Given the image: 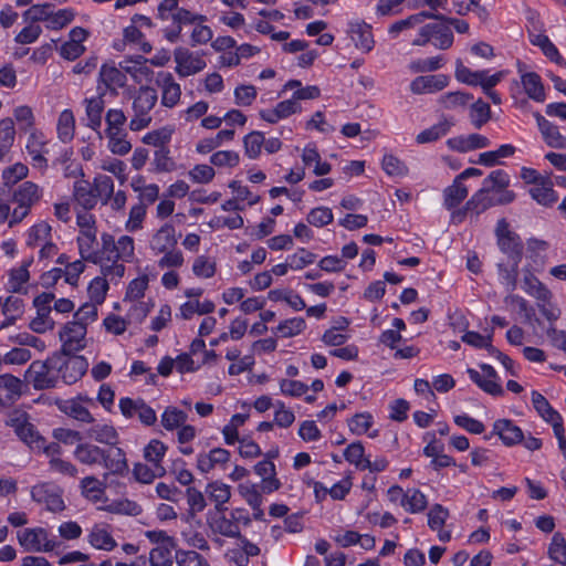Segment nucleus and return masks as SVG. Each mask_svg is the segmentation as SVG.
<instances>
[{"label":"nucleus","mask_w":566,"mask_h":566,"mask_svg":"<svg viewBox=\"0 0 566 566\" xmlns=\"http://www.w3.org/2000/svg\"><path fill=\"white\" fill-rule=\"evenodd\" d=\"M88 436L99 443L109 446H114L118 441V433L116 429L113 426L106 423H98L93 426L88 430Z\"/></svg>","instance_id":"nucleus-57"},{"label":"nucleus","mask_w":566,"mask_h":566,"mask_svg":"<svg viewBox=\"0 0 566 566\" xmlns=\"http://www.w3.org/2000/svg\"><path fill=\"white\" fill-rule=\"evenodd\" d=\"M196 19L195 22H190L189 25H192V30L190 33V44L191 46L205 45L212 41L213 31L212 29L206 24L207 17L201 13L195 12Z\"/></svg>","instance_id":"nucleus-42"},{"label":"nucleus","mask_w":566,"mask_h":566,"mask_svg":"<svg viewBox=\"0 0 566 566\" xmlns=\"http://www.w3.org/2000/svg\"><path fill=\"white\" fill-rule=\"evenodd\" d=\"M468 193L465 185L454 178L452 185L443 190V206L446 209L452 210L468 197Z\"/></svg>","instance_id":"nucleus-46"},{"label":"nucleus","mask_w":566,"mask_h":566,"mask_svg":"<svg viewBox=\"0 0 566 566\" xmlns=\"http://www.w3.org/2000/svg\"><path fill=\"white\" fill-rule=\"evenodd\" d=\"M306 328L303 317H291L283 319L273 329V333L281 338H291L301 335Z\"/></svg>","instance_id":"nucleus-49"},{"label":"nucleus","mask_w":566,"mask_h":566,"mask_svg":"<svg viewBox=\"0 0 566 566\" xmlns=\"http://www.w3.org/2000/svg\"><path fill=\"white\" fill-rule=\"evenodd\" d=\"M490 190V186H483L467 201L463 211L458 210L452 213V219L461 222L465 212H472L478 216L495 206V199L489 195Z\"/></svg>","instance_id":"nucleus-20"},{"label":"nucleus","mask_w":566,"mask_h":566,"mask_svg":"<svg viewBox=\"0 0 566 566\" xmlns=\"http://www.w3.org/2000/svg\"><path fill=\"white\" fill-rule=\"evenodd\" d=\"M175 545H157L150 549L147 557L148 566H172V548Z\"/></svg>","instance_id":"nucleus-56"},{"label":"nucleus","mask_w":566,"mask_h":566,"mask_svg":"<svg viewBox=\"0 0 566 566\" xmlns=\"http://www.w3.org/2000/svg\"><path fill=\"white\" fill-rule=\"evenodd\" d=\"M98 93L97 96L85 98V114L87 118V127L95 132H99L102 126L103 112L105 108L104 97Z\"/></svg>","instance_id":"nucleus-38"},{"label":"nucleus","mask_w":566,"mask_h":566,"mask_svg":"<svg viewBox=\"0 0 566 566\" xmlns=\"http://www.w3.org/2000/svg\"><path fill=\"white\" fill-rule=\"evenodd\" d=\"M175 71L180 77L198 74L207 67L205 53L179 46L174 51Z\"/></svg>","instance_id":"nucleus-9"},{"label":"nucleus","mask_w":566,"mask_h":566,"mask_svg":"<svg viewBox=\"0 0 566 566\" xmlns=\"http://www.w3.org/2000/svg\"><path fill=\"white\" fill-rule=\"evenodd\" d=\"M532 403L537 413L548 423L559 422L562 416L549 405L548 400L538 391H532Z\"/></svg>","instance_id":"nucleus-47"},{"label":"nucleus","mask_w":566,"mask_h":566,"mask_svg":"<svg viewBox=\"0 0 566 566\" xmlns=\"http://www.w3.org/2000/svg\"><path fill=\"white\" fill-rule=\"evenodd\" d=\"M450 77L446 74L420 75L410 83V92L416 95L433 94L449 85Z\"/></svg>","instance_id":"nucleus-23"},{"label":"nucleus","mask_w":566,"mask_h":566,"mask_svg":"<svg viewBox=\"0 0 566 566\" xmlns=\"http://www.w3.org/2000/svg\"><path fill=\"white\" fill-rule=\"evenodd\" d=\"M205 494L214 504V511L226 512L227 503L231 499V486L220 480L209 482L205 488Z\"/></svg>","instance_id":"nucleus-35"},{"label":"nucleus","mask_w":566,"mask_h":566,"mask_svg":"<svg viewBox=\"0 0 566 566\" xmlns=\"http://www.w3.org/2000/svg\"><path fill=\"white\" fill-rule=\"evenodd\" d=\"M126 83L127 76L119 65L117 67L114 63H105L101 66L97 85L101 95H117L118 90L125 87Z\"/></svg>","instance_id":"nucleus-13"},{"label":"nucleus","mask_w":566,"mask_h":566,"mask_svg":"<svg viewBox=\"0 0 566 566\" xmlns=\"http://www.w3.org/2000/svg\"><path fill=\"white\" fill-rule=\"evenodd\" d=\"M2 311L6 316V319L2 322V327H8L23 314V300L18 296H9L3 303Z\"/></svg>","instance_id":"nucleus-55"},{"label":"nucleus","mask_w":566,"mask_h":566,"mask_svg":"<svg viewBox=\"0 0 566 566\" xmlns=\"http://www.w3.org/2000/svg\"><path fill=\"white\" fill-rule=\"evenodd\" d=\"M175 128L171 125L163 126L158 129L148 132L143 136V143L149 146H154L157 149L161 147H168L167 145L171 140Z\"/></svg>","instance_id":"nucleus-52"},{"label":"nucleus","mask_w":566,"mask_h":566,"mask_svg":"<svg viewBox=\"0 0 566 566\" xmlns=\"http://www.w3.org/2000/svg\"><path fill=\"white\" fill-rule=\"evenodd\" d=\"M230 460V452L223 448H214L209 452L197 455V469L201 473H209L218 467H223Z\"/></svg>","instance_id":"nucleus-32"},{"label":"nucleus","mask_w":566,"mask_h":566,"mask_svg":"<svg viewBox=\"0 0 566 566\" xmlns=\"http://www.w3.org/2000/svg\"><path fill=\"white\" fill-rule=\"evenodd\" d=\"M101 273L111 282H118L125 275V263L135 258V241L127 234L115 239L111 233L104 232L101 234Z\"/></svg>","instance_id":"nucleus-1"},{"label":"nucleus","mask_w":566,"mask_h":566,"mask_svg":"<svg viewBox=\"0 0 566 566\" xmlns=\"http://www.w3.org/2000/svg\"><path fill=\"white\" fill-rule=\"evenodd\" d=\"M86 403H92V399L77 396L75 398L61 401L59 403V409L76 421L93 423L94 417L90 412Z\"/></svg>","instance_id":"nucleus-25"},{"label":"nucleus","mask_w":566,"mask_h":566,"mask_svg":"<svg viewBox=\"0 0 566 566\" xmlns=\"http://www.w3.org/2000/svg\"><path fill=\"white\" fill-rule=\"evenodd\" d=\"M54 358H59V363H56L57 381L62 379L65 385L75 384L87 369V361L82 356L66 358L62 353L54 355Z\"/></svg>","instance_id":"nucleus-14"},{"label":"nucleus","mask_w":566,"mask_h":566,"mask_svg":"<svg viewBox=\"0 0 566 566\" xmlns=\"http://www.w3.org/2000/svg\"><path fill=\"white\" fill-rule=\"evenodd\" d=\"M107 149L117 156H125L132 150V143L128 139L126 129H105Z\"/></svg>","instance_id":"nucleus-39"},{"label":"nucleus","mask_w":566,"mask_h":566,"mask_svg":"<svg viewBox=\"0 0 566 566\" xmlns=\"http://www.w3.org/2000/svg\"><path fill=\"white\" fill-rule=\"evenodd\" d=\"M176 244L175 227L166 222L153 234L149 247L155 254H160L166 250L175 248Z\"/></svg>","instance_id":"nucleus-33"},{"label":"nucleus","mask_w":566,"mask_h":566,"mask_svg":"<svg viewBox=\"0 0 566 566\" xmlns=\"http://www.w3.org/2000/svg\"><path fill=\"white\" fill-rule=\"evenodd\" d=\"M254 472L262 478V490L272 493L281 488V482L275 478V464L270 460H262L254 465Z\"/></svg>","instance_id":"nucleus-40"},{"label":"nucleus","mask_w":566,"mask_h":566,"mask_svg":"<svg viewBox=\"0 0 566 566\" xmlns=\"http://www.w3.org/2000/svg\"><path fill=\"white\" fill-rule=\"evenodd\" d=\"M87 328L80 322H67L59 333L64 355L75 354L86 346Z\"/></svg>","instance_id":"nucleus-12"},{"label":"nucleus","mask_w":566,"mask_h":566,"mask_svg":"<svg viewBox=\"0 0 566 566\" xmlns=\"http://www.w3.org/2000/svg\"><path fill=\"white\" fill-rule=\"evenodd\" d=\"M76 244L82 260L99 265L102 247L98 249L97 232H78Z\"/></svg>","instance_id":"nucleus-27"},{"label":"nucleus","mask_w":566,"mask_h":566,"mask_svg":"<svg viewBox=\"0 0 566 566\" xmlns=\"http://www.w3.org/2000/svg\"><path fill=\"white\" fill-rule=\"evenodd\" d=\"M509 74V71L501 70L493 74H490V70L472 71L465 66L460 60L455 64V78L469 86H479L482 92L491 99L494 105L502 104V96L497 93L494 87L502 82V80Z\"/></svg>","instance_id":"nucleus-3"},{"label":"nucleus","mask_w":566,"mask_h":566,"mask_svg":"<svg viewBox=\"0 0 566 566\" xmlns=\"http://www.w3.org/2000/svg\"><path fill=\"white\" fill-rule=\"evenodd\" d=\"M17 436L31 449L38 452H42L45 446L50 443L39 434L30 421L24 424V427L17 433Z\"/></svg>","instance_id":"nucleus-54"},{"label":"nucleus","mask_w":566,"mask_h":566,"mask_svg":"<svg viewBox=\"0 0 566 566\" xmlns=\"http://www.w3.org/2000/svg\"><path fill=\"white\" fill-rule=\"evenodd\" d=\"M118 408L125 418L137 417L144 426L149 427L157 421L156 411L140 398L122 397L118 401Z\"/></svg>","instance_id":"nucleus-15"},{"label":"nucleus","mask_w":566,"mask_h":566,"mask_svg":"<svg viewBox=\"0 0 566 566\" xmlns=\"http://www.w3.org/2000/svg\"><path fill=\"white\" fill-rule=\"evenodd\" d=\"M453 33L450 27L443 23H428L419 29L418 36L412 41L415 46H423L429 42L439 49L447 50L453 44Z\"/></svg>","instance_id":"nucleus-8"},{"label":"nucleus","mask_w":566,"mask_h":566,"mask_svg":"<svg viewBox=\"0 0 566 566\" xmlns=\"http://www.w3.org/2000/svg\"><path fill=\"white\" fill-rule=\"evenodd\" d=\"M518 63L517 72L520 74L521 85L526 96L536 102L544 103L546 101V88L539 74L536 72H526Z\"/></svg>","instance_id":"nucleus-21"},{"label":"nucleus","mask_w":566,"mask_h":566,"mask_svg":"<svg viewBox=\"0 0 566 566\" xmlns=\"http://www.w3.org/2000/svg\"><path fill=\"white\" fill-rule=\"evenodd\" d=\"M301 112L302 107L300 103H296V101L291 97L277 103L273 108L261 109L259 116L270 124H275L281 119H285Z\"/></svg>","instance_id":"nucleus-30"},{"label":"nucleus","mask_w":566,"mask_h":566,"mask_svg":"<svg viewBox=\"0 0 566 566\" xmlns=\"http://www.w3.org/2000/svg\"><path fill=\"white\" fill-rule=\"evenodd\" d=\"M42 453L48 459V469L51 473L60 474L62 476L77 478L78 468L67 459L63 458V449L57 442H50L43 449Z\"/></svg>","instance_id":"nucleus-11"},{"label":"nucleus","mask_w":566,"mask_h":566,"mask_svg":"<svg viewBox=\"0 0 566 566\" xmlns=\"http://www.w3.org/2000/svg\"><path fill=\"white\" fill-rule=\"evenodd\" d=\"M25 245L39 249V261L50 260L59 253V248L52 240V227L45 221L36 222L27 230Z\"/></svg>","instance_id":"nucleus-6"},{"label":"nucleus","mask_w":566,"mask_h":566,"mask_svg":"<svg viewBox=\"0 0 566 566\" xmlns=\"http://www.w3.org/2000/svg\"><path fill=\"white\" fill-rule=\"evenodd\" d=\"M548 556L555 563L566 566V539L559 532L555 533L548 546Z\"/></svg>","instance_id":"nucleus-64"},{"label":"nucleus","mask_w":566,"mask_h":566,"mask_svg":"<svg viewBox=\"0 0 566 566\" xmlns=\"http://www.w3.org/2000/svg\"><path fill=\"white\" fill-rule=\"evenodd\" d=\"M544 298H535L541 314L553 325L562 315L560 307L553 301L554 295L551 290L547 291Z\"/></svg>","instance_id":"nucleus-59"},{"label":"nucleus","mask_w":566,"mask_h":566,"mask_svg":"<svg viewBox=\"0 0 566 566\" xmlns=\"http://www.w3.org/2000/svg\"><path fill=\"white\" fill-rule=\"evenodd\" d=\"M17 539L28 553H51L60 547L57 537L40 526L18 531Z\"/></svg>","instance_id":"nucleus-5"},{"label":"nucleus","mask_w":566,"mask_h":566,"mask_svg":"<svg viewBox=\"0 0 566 566\" xmlns=\"http://www.w3.org/2000/svg\"><path fill=\"white\" fill-rule=\"evenodd\" d=\"M191 270L193 275L199 279H211L217 272V263L211 258L201 254L193 260Z\"/></svg>","instance_id":"nucleus-61"},{"label":"nucleus","mask_w":566,"mask_h":566,"mask_svg":"<svg viewBox=\"0 0 566 566\" xmlns=\"http://www.w3.org/2000/svg\"><path fill=\"white\" fill-rule=\"evenodd\" d=\"M151 171L155 174H168L176 170L177 164L170 155L168 147H161L154 151L151 160Z\"/></svg>","instance_id":"nucleus-50"},{"label":"nucleus","mask_w":566,"mask_h":566,"mask_svg":"<svg viewBox=\"0 0 566 566\" xmlns=\"http://www.w3.org/2000/svg\"><path fill=\"white\" fill-rule=\"evenodd\" d=\"M63 491L52 482H40L31 488V499L43 504L50 512H61L65 509Z\"/></svg>","instance_id":"nucleus-10"},{"label":"nucleus","mask_w":566,"mask_h":566,"mask_svg":"<svg viewBox=\"0 0 566 566\" xmlns=\"http://www.w3.org/2000/svg\"><path fill=\"white\" fill-rule=\"evenodd\" d=\"M175 560L178 566H210L208 559L195 549H177Z\"/></svg>","instance_id":"nucleus-62"},{"label":"nucleus","mask_w":566,"mask_h":566,"mask_svg":"<svg viewBox=\"0 0 566 566\" xmlns=\"http://www.w3.org/2000/svg\"><path fill=\"white\" fill-rule=\"evenodd\" d=\"M226 358L230 361H233V364H231L228 369V373L231 376H238L247 370H250L255 364L253 355H245L241 357V350L237 346L227 348Z\"/></svg>","instance_id":"nucleus-41"},{"label":"nucleus","mask_w":566,"mask_h":566,"mask_svg":"<svg viewBox=\"0 0 566 566\" xmlns=\"http://www.w3.org/2000/svg\"><path fill=\"white\" fill-rule=\"evenodd\" d=\"M374 423L375 421L373 415L367 411L356 413L347 420L348 429L353 434H368L370 438H376L379 434L378 430L369 432Z\"/></svg>","instance_id":"nucleus-43"},{"label":"nucleus","mask_w":566,"mask_h":566,"mask_svg":"<svg viewBox=\"0 0 566 566\" xmlns=\"http://www.w3.org/2000/svg\"><path fill=\"white\" fill-rule=\"evenodd\" d=\"M537 127L547 146L557 149L566 148V137L559 132V128L546 119L541 113H534Z\"/></svg>","instance_id":"nucleus-29"},{"label":"nucleus","mask_w":566,"mask_h":566,"mask_svg":"<svg viewBox=\"0 0 566 566\" xmlns=\"http://www.w3.org/2000/svg\"><path fill=\"white\" fill-rule=\"evenodd\" d=\"M115 184L112 177L97 174L92 181L84 178L73 185V199L84 210H92L98 203L107 206L114 195Z\"/></svg>","instance_id":"nucleus-2"},{"label":"nucleus","mask_w":566,"mask_h":566,"mask_svg":"<svg viewBox=\"0 0 566 566\" xmlns=\"http://www.w3.org/2000/svg\"><path fill=\"white\" fill-rule=\"evenodd\" d=\"M87 542L92 547L99 551L111 552L117 543L105 524H95L87 533Z\"/></svg>","instance_id":"nucleus-36"},{"label":"nucleus","mask_w":566,"mask_h":566,"mask_svg":"<svg viewBox=\"0 0 566 566\" xmlns=\"http://www.w3.org/2000/svg\"><path fill=\"white\" fill-rule=\"evenodd\" d=\"M124 42L134 45L144 53L151 51V44L145 39L143 32L135 25H128L123 31Z\"/></svg>","instance_id":"nucleus-60"},{"label":"nucleus","mask_w":566,"mask_h":566,"mask_svg":"<svg viewBox=\"0 0 566 566\" xmlns=\"http://www.w3.org/2000/svg\"><path fill=\"white\" fill-rule=\"evenodd\" d=\"M207 524L213 535H221L229 538L240 537V526L224 515V512H209L207 514Z\"/></svg>","instance_id":"nucleus-22"},{"label":"nucleus","mask_w":566,"mask_h":566,"mask_svg":"<svg viewBox=\"0 0 566 566\" xmlns=\"http://www.w3.org/2000/svg\"><path fill=\"white\" fill-rule=\"evenodd\" d=\"M56 363H59V358H54V356L45 361H32L25 371L27 381L36 390L57 387Z\"/></svg>","instance_id":"nucleus-7"},{"label":"nucleus","mask_w":566,"mask_h":566,"mask_svg":"<svg viewBox=\"0 0 566 566\" xmlns=\"http://www.w3.org/2000/svg\"><path fill=\"white\" fill-rule=\"evenodd\" d=\"M43 197L42 188L33 181H23L12 192V202L30 209L38 205Z\"/></svg>","instance_id":"nucleus-28"},{"label":"nucleus","mask_w":566,"mask_h":566,"mask_svg":"<svg viewBox=\"0 0 566 566\" xmlns=\"http://www.w3.org/2000/svg\"><path fill=\"white\" fill-rule=\"evenodd\" d=\"M493 436H497L507 448L520 444L524 440L523 430L511 419L495 420L491 433L485 436L484 439L490 440Z\"/></svg>","instance_id":"nucleus-18"},{"label":"nucleus","mask_w":566,"mask_h":566,"mask_svg":"<svg viewBox=\"0 0 566 566\" xmlns=\"http://www.w3.org/2000/svg\"><path fill=\"white\" fill-rule=\"evenodd\" d=\"M156 84L161 91L160 103L163 106L172 108L179 104L181 98V86L176 82L170 72H158L156 75Z\"/></svg>","instance_id":"nucleus-19"},{"label":"nucleus","mask_w":566,"mask_h":566,"mask_svg":"<svg viewBox=\"0 0 566 566\" xmlns=\"http://www.w3.org/2000/svg\"><path fill=\"white\" fill-rule=\"evenodd\" d=\"M125 74H129L136 83L148 80L153 71L148 66V59L143 55L126 56L119 62Z\"/></svg>","instance_id":"nucleus-31"},{"label":"nucleus","mask_w":566,"mask_h":566,"mask_svg":"<svg viewBox=\"0 0 566 566\" xmlns=\"http://www.w3.org/2000/svg\"><path fill=\"white\" fill-rule=\"evenodd\" d=\"M451 125L452 124L446 119L441 120L432 125L431 127L420 132L416 137V142L418 144L433 143L440 139L441 137L446 136L450 130Z\"/></svg>","instance_id":"nucleus-58"},{"label":"nucleus","mask_w":566,"mask_h":566,"mask_svg":"<svg viewBox=\"0 0 566 566\" xmlns=\"http://www.w3.org/2000/svg\"><path fill=\"white\" fill-rule=\"evenodd\" d=\"M516 148L511 144L501 145L496 150H490L480 154L478 163L480 165L492 167L500 164L501 158H507L515 154Z\"/></svg>","instance_id":"nucleus-53"},{"label":"nucleus","mask_w":566,"mask_h":566,"mask_svg":"<svg viewBox=\"0 0 566 566\" xmlns=\"http://www.w3.org/2000/svg\"><path fill=\"white\" fill-rule=\"evenodd\" d=\"M528 195L536 203L543 207H552L558 201V195L554 190V184L548 176L534 187H531Z\"/></svg>","instance_id":"nucleus-37"},{"label":"nucleus","mask_w":566,"mask_h":566,"mask_svg":"<svg viewBox=\"0 0 566 566\" xmlns=\"http://www.w3.org/2000/svg\"><path fill=\"white\" fill-rule=\"evenodd\" d=\"M133 117L129 120L132 132H140L151 123L150 112L158 101L157 91L148 85H142L132 95Z\"/></svg>","instance_id":"nucleus-4"},{"label":"nucleus","mask_w":566,"mask_h":566,"mask_svg":"<svg viewBox=\"0 0 566 566\" xmlns=\"http://www.w3.org/2000/svg\"><path fill=\"white\" fill-rule=\"evenodd\" d=\"M57 137L62 143H70L74 137L75 132V118L71 109H64L61 112L57 125Z\"/></svg>","instance_id":"nucleus-51"},{"label":"nucleus","mask_w":566,"mask_h":566,"mask_svg":"<svg viewBox=\"0 0 566 566\" xmlns=\"http://www.w3.org/2000/svg\"><path fill=\"white\" fill-rule=\"evenodd\" d=\"M480 368L482 373L473 368H468L467 373L471 381L491 396H502L504 390L501 386V379L496 370L489 364H481Z\"/></svg>","instance_id":"nucleus-16"},{"label":"nucleus","mask_w":566,"mask_h":566,"mask_svg":"<svg viewBox=\"0 0 566 566\" xmlns=\"http://www.w3.org/2000/svg\"><path fill=\"white\" fill-rule=\"evenodd\" d=\"M81 494L90 502L97 503L105 497L106 485L103 481L91 475L80 482Z\"/></svg>","instance_id":"nucleus-44"},{"label":"nucleus","mask_w":566,"mask_h":566,"mask_svg":"<svg viewBox=\"0 0 566 566\" xmlns=\"http://www.w3.org/2000/svg\"><path fill=\"white\" fill-rule=\"evenodd\" d=\"M101 465L114 474H122L128 469L125 452L120 448L104 449V459Z\"/></svg>","instance_id":"nucleus-45"},{"label":"nucleus","mask_w":566,"mask_h":566,"mask_svg":"<svg viewBox=\"0 0 566 566\" xmlns=\"http://www.w3.org/2000/svg\"><path fill=\"white\" fill-rule=\"evenodd\" d=\"M347 33L355 46L361 52H370L374 49L375 41L371 27L361 20H353L348 23Z\"/></svg>","instance_id":"nucleus-26"},{"label":"nucleus","mask_w":566,"mask_h":566,"mask_svg":"<svg viewBox=\"0 0 566 566\" xmlns=\"http://www.w3.org/2000/svg\"><path fill=\"white\" fill-rule=\"evenodd\" d=\"M469 116L472 125L475 128H481L491 118V107L486 102L479 98L471 105Z\"/></svg>","instance_id":"nucleus-63"},{"label":"nucleus","mask_w":566,"mask_h":566,"mask_svg":"<svg viewBox=\"0 0 566 566\" xmlns=\"http://www.w3.org/2000/svg\"><path fill=\"white\" fill-rule=\"evenodd\" d=\"M48 139L44 134L38 130L32 132L27 140L25 149L31 157V164L34 168L45 170L48 159L45 158Z\"/></svg>","instance_id":"nucleus-24"},{"label":"nucleus","mask_w":566,"mask_h":566,"mask_svg":"<svg viewBox=\"0 0 566 566\" xmlns=\"http://www.w3.org/2000/svg\"><path fill=\"white\" fill-rule=\"evenodd\" d=\"M73 457L84 465H101L104 459V449L92 442H80L73 451Z\"/></svg>","instance_id":"nucleus-34"},{"label":"nucleus","mask_w":566,"mask_h":566,"mask_svg":"<svg viewBox=\"0 0 566 566\" xmlns=\"http://www.w3.org/2000/svg\"><path fill=\"white\" fill-rule=\"evenodd\" d=\"M401 506L410 514H418L427 509L428 500L419 489L412 488L406 490V494L401 501Z\"/></svg>","instance_id":"nucleus-48"},{"label":"nucleus","mask_w":566,"mask_h":566,"mask_svg":"<svg viewBox=\"0 0 566 566\" xmlns=\"http://www.w3.org/2000/svg\"><path fill=\"white\" fill-rule=\"evenodd\" d=\"M178 0H161L157 7L156 18L161 22H171L179 24H189L195 22L198 17L195 12L179 6Z\"/></svg>","instance_id":"nucleus-17"}]
</instances>
